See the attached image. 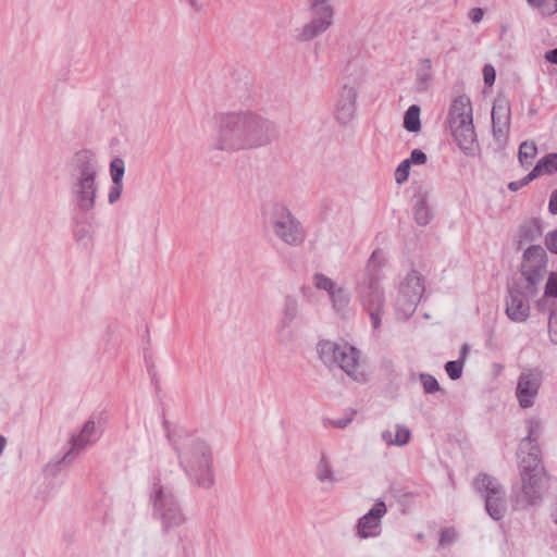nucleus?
<instances>
[{"label":"nucleus","mask_w":557,"mask_h":557,"mask_svg":"<svg viewBox=\"0 0 557 557\" xmlns=\"http://www.w3.org/2000/svg\"><path fill=\"white\" fill-rule=\"evenodd\" d=\"M456 541V532L451 528H445L440 534V545L446 546L451 545Z\"/></svg>","instance_id":"obj_39"},{"label":"nucleus","mask_w":557,"mask_h":557,"mask_svg":"<svg viewBox=\"0 0 557 557\" xmlns=\"http://www.w3.org/2000/svg\"><path fill=\"white\" fill-rule=\"evenodd\" d=\"M542 235V227L539 220H531L523 223L518 232V247H521L525 243L536 240Z\"/></svg>","instance_id":"obj_23"},{"label":"nucleus","mask_w":557,"mask_h":557,"mask_svg":"<svg viewBox=\"0 0 557 557\" xmlns=\"http://www.w3.org/2000/svg\"><path fill=\"white\" fill-rule=\"evenodd\" d=\"M545 297H553L557 298V272L553 271L549 273L545 290H544Z\"/></svg>","instance_id":"obj_37"},{"label":"nucleus","mask_w":557,"mask_h":557,"mask_svg":"<svg viewBox=\"0 0 557 557\" xmlns=\"http://www.w3.org/2000/svg\"><path fill=\"white\" fill-rule=\"evenodd\" d=\"M381 256L379 250H374L366 268L363 280L357 287L358 297L362 308L369 313L371 325L379 330L382 317L385 313V297L380 286L376 262Z\"/></svg>","instance_id":"obj_4"},{"label":"nucleus","mask_w":557,"mask_h":557,"mask_svg":"<svg viewBox=\"0 0 557 557\" xmlns=\"http://www.w3.org/2000/svg\"><path fill=\"white\" fill-rule=\"evenodd\" d=\"M424 293L422 277L417 271H411L399 286L396 299V311L399 319L410 318Z\"/></svg>","instance_id":"obj_11"},{"label":"nucleus","mask_w":557,"mask_h":557,"mask_svg":"<svg viewBox=\"0 0 557 557\" xmlns=\"http://www.w3.org/2000/svg\"><path fill=\"white\" fill-rule=\"evenodd\" d=\"M310 21L296 29L295 38L308 42L324 34L333 24L335 11L330 0H308Z\"/></svg>","instance_id":"obj_6"},{"label":"nucleus","mask_w":557,"mask_h":557,"mask_svg":"<svg viewBox=\"0 0 557 557\" xmlns=\"http://www.w3.org/2000/svg\"><path fill=\"white\" fill-rule=\"evenodd\" d=\"M416 76L418 90H426L432 78V61L429 58L420 61Z\"/></svg>","instance_id":"obj_25"},{"label":"nucleus","mask_w":557,"mask_h":557,"mask_svg":"<svg viewBox=\"0 0 557 557\" xmlns=\"http://www.w3.org/2000/svg\"><path fill=\"white\" fill-rule=\"evenodd\" d=\"M186 2L194 12H201L205 9V3L200 0H186Z\"/></svg>","instance_id":"obj_48"},{"label":"nucleus","mask_w":557,"mask_h":557,"mask_svg":"<svg viewBox=\"0 0 557 557\" xmlns=\"http://www.w3.org/2000/svg\"><path fill=\"white\" fill-rule=\"evenodd\" d=\"M545 59L552 64H557V47L545 53Z\"/></svg>","instance_id":"obj_50"},{"label":"nucleus","mask_w":557,"mask_h":557,"mask_svg":"<svg viewBox=\"0 0 557 557\" xmlns=\"http://www.w3.org/2000/svg\"><path fill=\"white\" fill-rule=\"evenodd\" d=\"M469 347L468 345H463L460 351V357L458 360H462L465 362L466 356L468 354Z\"/></svg>","instance_id":"obj_57"},{"label":"nucleus","mask_w":557,"mask_h":557,"mask_svg":"<svg viewBox=\"0 0 557 557\" xmlns=\"http://www.w3.org/2000/svg\"><path fill=\"white\" fill-rule=\"evenodd\" d=\"M419 380L423 386L425 394H435L441 389L438 381L436 377L429 373H420Z\"/></svg>","instance_id":"obj_33"},{"label":"nucleus","mask_w":557,"mask_h":557,"mask_svg":"<svg viewBox=\"0 0 557 557\" xmlns=\"http://www.w3.org/2000/svg\"><path fill=\"white\" fill-rule=\"evenodd\" d=\"M270 225L274 235L288 246L298 247L306 239L301 222L283 205L273 207Z\"/></svg>","instance_id":"obj_8"},{"label":"nucleus","mask_w":557,"mask_h":557,"mask_svg":"<svg viewBox=\"0 0 557 557\" xmlns=\"http://www.w3.org/2000/svg\"><path fill=\"white\" fill-rule=\"evenodd\" d=\"M537 154V147L535 143L525 140L521 143L518 152V159L522 168L527 169L532 165L534 158Z\"/></svg>","instance_id":"obj_29"},{"label":"nucleus","mask_w":557,"mask_h":557,"mask_svg":"<svg viewBox=\"0 0 557 557\" xmlns=\"http://www.w3.org/2000/svg\"><path fill=\"white\" fill-rule=\"evenodd\" d=\"M97 430L94 420H88L82 428L78 434H73L70 438L71 448L63 455V457L53 465H48L46 470L55 474L54 469L61 465H69L73 461L76 454L82 451L88 444L97 441Z\"/></svg>","instance_id":"obj_14"},{"label":"nucleus","mask_w":557,"mask_h":557,"mask_svg":"<svg viewBox=\"0 0 557 557\" xmlns=\"http://www.w3.org/2000/svg\"><path fill=\"white\" fill-rule=\"evenodd\" d=\"M317 480L321 483L333 485L337 479L335 476L332 463L325 453H322L315 467Z\"/></svg>","instance_id":"obj_24"},{"label":"nucleus","mask_w":557,"mask_h":557,"mask_svg":"<svg viewBox=\"0 0 557 557\" xmlns=\"http://www.w3.org/2000/svg\"><path fill=\"white\" fill-rule=\"evenodd\" d=\"M511 121V104L509 99L499 94L492 108L493 135L499 147H504L508 140Z\"/></svg>","instance_id":"obj_13"},{"label":"nucleus","mask_w":557,"mask_h":557,"mask_svg":"<svg viewBox=\"0 0 557 557\" xmlns=\"http://www.w3.org/2000/svg\"><path fill=\"white\" fill-rule=\"evenodd\" d=\"M414 220L419 225H426L431 221V212L428 207L426 194L419 195L413 206Z\"/></svg>","instance_id":"obj_27"},{"label":"nucleus","mask_w":557,"mask_h":557,"mask_svg":"<svg viewBox=\"0 0 557 557\" xmlns=\"http://www.w3.org/2000/svg\"><path fill=\"white\" fill-rule=\"evenodd\" d=\"M318 354L326 367H338L349 376L355 375L359 367L358 349L346 342L321 341L318 344Z\"/></svg>","instance_id":"obj_5"},{"label":"nucleus","mask_w":557,"mask_h":557,"mask_svg":"<svg viewBox=\"0 0 557 557\" xmlns=\"http://www.w3.org/2000/svg\"><path fill=\"white\" fill-rule=\"evenodd\" d=\"M542 372L536 368L521 371L516 387V397L521 408L527 409L534 405L542 385Z\"/></svg>","instance_id":"obj_12"},{"label":"nucleus","mask_w":557,"mask_h":557,"mask_svg":"<svg viewBox=\"0 0 557 557\" xmlns=\"http://www.w3.org/2000/svg\"><path fill=\"white\" fill-rule=\"evenodd\" d=\"M545 245L553 253H557V230L548 232L545 236Z\"/></svg>","instance_id":"obj_44"},{"label":"nucleus","mask_w":557,"mask_h":557,"mask_svg":"<svg viewBox=\"0 0 557 557\" xmlns=\"http://www.w3.org/2000/svg\"><path fill=\"white\" fill-rule=\"evenodd\" d=\"M213 120L212 147L220 151L256 149L271 144L277 135L272 121L251 110L218 112Z\"/></svg>","instance_id":"obj_1"},{"label":"nucleus","mask_w":557,"mask_h":557,"mask_svg":"<svg viewBox=\"0 0 557 557\" xmlns=\"http://www.w3.org/2000/svg\"><path fill=\"white\" fill-rule=\"evenodd\" d=\"M7 445V438L3 435H0V455L3 453Z\"/></svg>","instance_id":"obj_60"},{"label":"nucleus","mask_w":557,"mask_h":557,"mask_svg":"<svg viewBox=\"0 0 557 557\" xmlns=\"http://www.w3.org/2000/svg\"><path fill=\"white\" fill-rule=\"evenodd\" d=\"M550 517H552L553 521L555 522V524H557V498H556L555 507L550 511Z\"/></svg>","instance_id":"obj_58"},{"label":"nucleus","mask_w":557,"mask_h":557,"mask_svg":"<svg viewBox=\"0 0 557 557\" xmlns=\"http://www.w3.org/2000/svg\"><path fill=\"white\" fill-rule=\"evenodd\" d=\"M472 119V107L469 97L462 95L456 97L448 111V123L450 125L466 123Z\"/></svg>","instance_id":"obj_22"},{"label":"nucleus","mask_w":557,"mask_h":557,"mask_svg":"<svg viewBox=\"0 0 557 557\" xmlns=\"http://www.w3.org/2000/svg\"><path fill=\"white\" fill-rule=\"evenodd\" d=\"M548 210L552 214H557V188L550 195Z\"/></svg>","instance_id":"obj_47"},{"label":"nucleus","mask_w":557,"mask_h":557,"mask_svg":"<svg viewBox=\"0 0 557 557\" xmlns=\"http://www.w3.org/2000/svg\"><path fill=\"white\" fill-rule=\"evenodd\" d=\"M333 308L343 312L349 305L350 296L344 287H336L330 295Z\"/></svg>","instance_id":"obj_30"},{"label":"nucleus","mask_w":557,"mask_h":557,"mask_svg":"<svg viewBox=\"0 0 557 557\" xmlns=\"http://www.w3.org/2000/svg\"><path fill=\"white\" fill-rule=\"evenodd\" d=\"M165 436L175 450L180 467L184 470L190 483L203 490L214 485L213 457L210 445L186 432L175 433L170 428V422L163 420Z\"/></svg>","instance_id":"obj_2"},{"label":"nucleus","mask_w":557,"mask_h":557,"mask_svg":"<svg viewBox=\"0 0 557 557\" xmlns=\"http://www.w3.org/2000/svg\"><path fill=\"white\" fill-rule=\"evenodd\" d=\"M411 437V432L408 428L397 424L396 425V434L394 436V445L395 446H404L409 443Z\"/></svg>","instance_id":"obj_36"},{"label":"nucleus","mask_w":557,"mask_h":557,"mask_svg":"<svg viewBox=\"0 0 557 557\" xmlns=\"http://www.w3.org/2000/svg\"><path fill=\"white\" fill-rule=\"evenodd\" d=\"M556 272H557V270H556Z\"/></svg>","instance_id":"obj_62"},{"label":"nucleus","mask_w":557,"mask_h":557,"mask_svg":"<svg viewBox=\"0 0 557 557\" xmlns=\"http://www.w3.org/2000/svg\"><path fill=\"white\" fill-rule=\"evenodd\" d=\"M521 183L523 186H527L529 183H531L532 181H534L533 176L531 175V173H528L524 177H522L521 180Z\"/></svg>","instance_id":"obj_55"},{"label":"nucleus","mask_w":557,"mask_h":557,"mask_svg":"<svg viewBox=\"0 0 557 557\" xmlns=\"http://www.w3.org/2000/svg\"><path fill=\"white\" fill-rule=\"evenodd\" d=\"M122 190H123V183H119V184L112 183V185L109 188V194H108V201L110 205L115 203L121 198Z\"/></svg>","instance_id":"obj_40"},{"label":"nucleus","mask_w":557,"mask_h":557,"mask_svg":"<svg viewBox=\"0 0 557 557\" xmlns=\"http://www.w3.org/2000/svg\"><path fill=\"white\" fill-rule=\"evenodd\" d=\"M445 371L450 380L456 381L461 377L463 371L462 360H450L445 363Z\"/></svg>","instance_id":"obj_35"},{"label":"nucleus","mask_w":557,"mask_h":557,"mask_svg":"<svg viewBox=\"0 0 557 557\" xmlns=\"http://www.w3.org/2000/svg\"><path fill=\"white\" fill-rule=\"evenodd\" d=\"M125 173V163L122 158H114L110 163V175L112 183H123V176Z\"/></svg>","instance_id":"obj_31"},{"label":"nucleus","mask_w":557,"mask_h":557,"mask_svg":"<svg viewBox=\"0 0 557 557\" xmlns=\"http://www.w3.org/2000/svg\"><path fill=\"white\" fill-rule=\"evenodd\" d=\"M537 164L542 169L543 173L554 174L557 172V153H547L537 161Z\"/></svg>","instance_id":"obj_32"},{"label":"nucleus","mask_w":557,"mask_h":557,"mask_svg":"<svg viewBox=\"0 0 557 557\" xmlns=\"http://www.w3.org/2000/svg\"><path fill=\"white\" fill-rule=\"evenodd\" d=\"M355 411L351 413L354 414ZM352 421V416L330 421V424L337 429H345Z\"/></svg>","instance_id":"obj_45"},{"label":"nucleus","mask_w":557,"mask_h":557,"mask_svg":"<svg viewBox=\"0 0 557 557\" xmlns=\"http://www.w3.org/2000/svg\"><path fill=\"white\" fill-rule=\"evenodd\" d=\"M484 16V12L481 8H473L470 10L469 12V18L473 22V23H479L482 21Z\"/></svg>","instance_id":"obj_46"},{"label":"nucleus","mask_w":557,"mask_h":557,"mask_svg":"<svg viewBox=\"0 0 557 557\" xmlns=\"http://www.w3.org/2000/svg\"><path fill=\"white\" fill-rule=\"evenodd\" d=\"M299 300L295 295H286L282 306V319L277 325L278 343L287 345L294 337L292 323L299 315Z\"/></svg>","instance_id":"obj_17"},{"label":"nucleus","mask_w":557,"mask_h":557,"mask_svg":"<svg viewBox=\"0 0 557 557\" xmlns=\"http://www.w3.org/2000/svg\"><path fill=\"white\" fill-rule=\"evenodd\" d=\"M521 183L523 186H527L529 183H531L532 181H534L533 176L531 175V173H528L524 177H522L521 180Z\"/></svg>","instance_id":"obj_56"},{"label":"nucleus","mask_w":557,"mask_h":557,"mask_svg":"<svg viewBox=\"0 0 557 557\" xmlns=\"http://www.w3.org/2000/svg\"><path fill=\"white\" fill-rule=\"evenodd\" d=\"M527 1L529 4L537 7V8H539V3H541V0H527Z\"/></svg>","instance_id":"obj_61"},{"label":"nucleus","mask_w":557,"mask_h":557,"mask_svg":"<svg viewBox=\"0 0 557 557\" xmlns=\"http://www.w3.org/2000/svg\"><path fill=\"white\" fill-rule=\"evenodd\" d=\"M527 290L520 286L508 285L506 296V314L515 322H523L530 315V304Z\"/></svg>","instance_id":"obj_16"},{"label":"nucleus","mask_w":557,"mask_h":557,"mask_svg":"<svg viewBox=\"0 0 557 557\" xmlns=\"http://www.w3.org/2000/svg\"><path fill=\"white\" fill-rule=\"evenodd\" d=\"M473 487L484 499L487 515L493 520H502L507 508L506 490L498 480L487 473H480L473 481Z\"/></svg>","instance_id":"obj_9"},{"label":"nucleus","mask_w":557,"mask_h":557,"mask_svg":"<svg viewBox=\"0 0 557 557\" xmlns=\"http://www.w3.org/2000/svg\"><path fill=\"white\" fill-rule=\"evenodd\" d=\"M421 109L418 104H411L404 115V128L409 133H418L421 129Z\"/></svg>","instance_id":"obj_26"},{"label":"nucleus","mask_w":557,"mask_h":557,"mask_svg":"<svg viewBox=\"0 0 557 557\" xmlns=\"http://www.w3.org/2000/svg\"><path fill=\"white\" fill-rule=\"evenodd\" d=\"M313 284L318 289L325 290L330 295L335 288V282L322 273L313 275Z\"/></svg>","instance_id":"obj_34"},{"label":"nucleus","mask_w":557,"mask_h":557,"mask_svg":"<svg viewBox=\"0 0 557 557\" xmlns=\"http://www.w3.org/2000/svg\"><path fill=\"white\" fill-rule=\"evenodd\" d=\"M531 175L533 176V178H537L540 175L543 174V171L542 169L540 168V165L536 163L535 166L531 170Z\"/></svg>","instance_id":"obj_53"},{"label":"nucleus","mask_w":557,"mask_h":557,"mask_svg":"<svg viewBox=\"0 0 557 557\" xmlns=\"http://www.w3.org/2000/svg\"><path fill=\"white\" fill-rule=\"evenodd\" d=\"M547 253L540 245L528 247L522 257L521 274L525 281L523 288L528 295L536 296L547 268Z\"/></svg>","instance_id":"obj_10"},{"label":"nucleus","mask_w":557,"mask_h":557,"mask_svg":"<svg viewBox=\"0 0 557 557\" xmlns=\"http://www.w3.org/2000/svg\"><path fill=\"white\" fill-rule=\"evenodd\" d=\"M518 459L521 478L533 476V474L537 476L548 475L542 461L540 444L527 446L524 453L519 449Z\"/></svg>","instance_id":"obj_18"},{"label":"nucleus","mask_w":557,"mask_h":557,"mask_svg":"<svg viewBox=\"0 0 557 557\" xmlns=\"http://www.w3.org/2000/svg\"><path fill=\"white\" fill-rule=\"evenodd\" d=\"M356 88L344 85L335 103V119L339 124L347 125L351 122L356 112Z\"/></svg>","instance_id":"obj_19"},{"label":"nucleus","mask_w":557,"mask_h":557,"mask_svg":"<svg viewBox=\"0 0 557 557\" xmlns=\"http://www.w3.org/2000/svg\"><path fill=\"white\" fill-rule=\"evenodd\" d=\"M496 72L493 65L486 64L483 67V79L486 86H492L495 83Z\"/></svg>","instance_id":"obj_43"},{"label":"nucleus","mask_w":557,"mask_h":557,"mask_svg":"<svg viewBox=\"0 0 557 557\" xmlns=\"http://www.w3.org/2000/svg\"><path fill=\"white\" fill-rule=\"evenodd\" d=\"M386 511L385 503L383 500L376 502L373 507L358 520L357 529L359 537L368 539L376 535L372 530L380 527L381 519Z\"/></svg>","instance_id":"obj_20"},{"label":"nucleus","mask_w":557,"mask_h":557,"mask_svg":"<svg viewBox=\"0 0 557 557\" xmlns=\"http://www.w3.org/2000/svg\"><path fill=\"white\" fill-rule=\"evenodd\" d=\"M522 187H524L521 183V181H512L508 184V188L511 190V191H518L519 189H521Z\"/></svg>","instance_id":"obj_52"},{"label":"nucleus","mask_w":557,"mask_h":557,"mask_svg":"<svg viewBox=\"0 0 557 557\" xmlns=\"http://www.w3.org/2000/svg\"><path fill=\"white\" fill-rule=\"evenodd\" d=\"M410 166L411 165L407 160H404L397 166V169L395 171V180L398 184H403L404 182H406L408 180Z\"/></svg>","instance_id":"obj_38"},{"label":"nucleus","mask_w":557,"mask_h":557,"mask_svg":"<svg viewBox=\"0 0 557 557\" xmlns=\"http://www.w3.org/2000/svg\"><path fill=\"white\" fill-rule=\"evenodd\" d=\"M381 437L387 445H394V436L389 430L383 431Z\"/></svg>","instance_id":"obj_51"},{"label":"nucleus","mask_w":557,"mask_h":557,"mask_svg":"<svg viewBox=\"0 0 557 557\" xmlns=\"http://www.w3.org/2000/svg\"><path fill=\"white\" fill-rule=\"evenodd\" d=\"M521 183L523 186H527L529 183H531L532 181H534L533 176L531 175V173H528L524 177H522L521 180Z\"/></svg>","instance_id":"obj_54"},{"label":"nucleus","mask_w":557,"mask_h":557,"mask_svg":"<svg viewBox=\"0 0 557 557\" xmlns=\"http://www.w3.org/2000/svg\"><path fill=\"white\" fill-rule=\"evenodd\" d=\"M151 499L153 503V516L161 521L164 532L171 528H177L185 522L186 518L181 505L170 488L154 483Z\"/></svg>","instance_id":"obj_7"},{"label":"nucleus","mask_w":557,"mask_h":557,"mask_svg":"<svg viewBox=\"0 0 557 557\" xmlns=\"http://www.w3.org/2000/svg\"><path fill=\"white\" fill-rule=\"evenodd\" d=\"M449 127L458 147L467 156H474L476 134L473 126V120H468L466 123L450 125Z\"/></svg>","instance_id":"obj_21"},{"label":"nucleus","mask_w":557,"mask_h":557,"mask_svg":"<svg viewBox=\"0 0 557 557\" xmlns=\"http://www.w3.org/2000/svg\"><path fill=\"white\" fill-rule=\"evenodd\" d=\"M550 341L557 345V327L555 330H549Z\"/></svg>","instance_id":"obj_59"},{"label":"nucleus","mask_w":557,"mask_h":557,"mask_svg":"<svg viewBox=\"0 0 557 557\" xmlns=\"http://www.w3.org/2000/svg\"><path fill=\"white\" fill-rule=\"evenodd\" d=\"M99 163L88 149L77 151L69 163V184L73 205V220L78 225L96 207Z\"/></svg>","instance_id":"obj_3"},{"label":"nucleus","mask_w":557,"mask_h":557,"mask_svg":"<svg viewBox=\"0 0 557 557\" xmlns=\"http://www.w3.org/2000/svg\"><path fill=\"white\" fill-rule=\"evenodd\" d=\"M549 476L521 478V494L517 498V504L522 508L534 507L542 503Z\"/></svg>","instance_id":"obj_15"},{"label":"nucleus","mask_w":557,"mask_h":557,"mask_svg":"<svg viewBox=\"0 0 557 557\" xmlns=\"http://www.w3.org/2000/svg\"><path fill=\"white\" fill-rule=\"evenodd\" d=\"M406 160L410 163V165L411 164L421 165L426 162L428 157H426L425 152H423L422 150L413 149L410 153V158L406 159Z\"/></svg>","instance_id":"obj_41"},{"label":"nucleus","mask_w":557,"mask_h":557,"mask_svg":"<svg viewBox=\"0 0 557 557\" xmlns=\"http://www.w3.org/2000/svg\"><path fill=\"white\" fill-rule=\"evenodd\" d=\"M529 423V432L525 437H523L520 442V450L522 453L525 451L527 446H531L533 444H539V437L542 432V423L539 419H530Z\"/></svg>","instance_id":"obj_28"},{"label":"nucleus","mask_w":557,"mask_h":557,"mask_svg":"<svg viewBox=\"0 0 557 557\" xmlns=\"http://www.w3.org/2000/svg\"><path fill=\"white\" fill-rule=\"evenodd\" d=\"M539 8L546 15H553L557 12V0H541Z\"/></svg>","instance_id":"obj_42"},{"label":"nucleus","mask_w":557,"mask_h":557,"mask_svg":"<svg viewBox=\"0 0 557 557\" xmlns=\"http://www.w3.org/2000/svg\"><path fill=\"white\" fill-rule=\"evenodd\" d=\"M74 235L76 240L81 242L84 238L89 237V232L85 227H78L77 230H75Z\"/></svg>","instance_id":"obj_49"}]
</instances>
